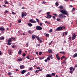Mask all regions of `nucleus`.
<instances>
[{
	"label": "nucleus",
	"instance_id": "nucleus-1",
	"mask_svg": "<svg viewBox=\"0 0 77 77\" xmlns=\"http://www.w3.org/2000/svg\"><path fill=\"white\" fill-rule=\"evenodd\" d=\"M65 29V26H59L56 29V31H62L63 29Z\"/></svg>",
	"mask_w": 77,
	"mask_h": 77
},
{
	"label": "nucleus",
	"instance_id": "nucleus-2",
	"mask_svg": "<svg viewBox=\"0 0 77 77\" xmlns=\"http://www.w3.org/2000/svg\"><path fill=\"white\" fill-rule=\"evenodd\" d=\"M60 12L62 13V14L66 15L67 16H68L69 15L68 13L66 10H61L60 11Z\"/></svg>",
	"mask_w": 77,
	"mask_h": 77
},
{
	"label": "nucleus",
	"instance_id": "nucleus-3",
	"mask_svg": "<svg viewBox=\"0 0 77 77\" xmlns=\"http://www.w3.org/2000/svg\"><path fill=\"white\" fill-rule=\"evenodd\" d=\"M27 13H26V12H23L22 13V18H23V17H25L27 15Z\"/></svg>",
	"mask_w": 77,
	"mask_h": 77
},
{
	"label": "nucleus",
	"instance_id": "nucleus-4",
	"mask_svg": "<svg viewBox=\"0 0 77 77\" xmlns=\"http://www.w3.org/2000/svg\"><path fill=\"white\" fill-rule=\"evenodd\" d=\"M35 29L38 30H40L42 29V28L39 26H37L36 27Z\"/></svg>",
	"mask_w": 77,
	"mask_h": 77
},
{
	"label": "nucleus",
	"instance_id": "nucleus-5",
	"mask_svg": "<svg viewBox=\"0 0 77 77\" xmlns=\"http://www.w3.org/2000/svg\"><path fill=\"white\" fill-rule=\"evenodd\" d=\"M58 17L61 19H63V15L62 14H59Z\"/></svg>",
	"mask_w": 77,
	"mask_h": 77
},
{
	"label": "nucleus",
	"instance_id": "nucleus-6",
	"mask_svg": "<svg viewBox=\"0 0 77 77\" xmlns=\"http://www.w3.org/2000/svg\"><path fill=\"white\" fill-rule=\"evenodd\" d=\"M76 37V35H75V34H74L73 35H72V40H73L74 39H75V38Z\"/></svg>",
	"mask_w": 77,
	"mask_h": 77
},
{
	"label": "nucleus",
	"instance_id": "nucleus-7",
	"mask_svg": "<svg viewBox=\"0 0 77 77\" xmlns=\"http://www.w3.org/2000/svg\"><path fill=\"white\" fill-rule=\"evenodd\" d=\"M52 17L51 15H47V16L46 17V18L48 19H50Z\"/></svg>",
	"mask_w": 77,
	"mask_h": 77
},
{
	"label": "nucleus",
	"instance_id": "nucleus-8",
	"mask_svg": "<svg viewBox=\"0 0 77 77\" xmlns=\"http://www.w3.org/2000/svg\"><path fill=\"white\" fill-rule=\"evenodd\" d=\"M56 58L58 60H60V57H59V56H58V54H57L56 55Z\"/></svg>",
	"mask_w": 77,
	"mask_h": 77
},
{
	"label": "nucleus",
	"instance_id": "nucleus-9",
	"mask_svg": "<svg viewBox=\"0 0 77 77\" xmlns=\"http://www.w3.org/2000/svg\"><path fill=\"white\" fill-rule=\"evenodd\" d=\"M36 37V36L35 35H32V39L33 40H34L35 39Z\"/></svg>",
	"mask_w": 77,
	"mask_h": 77
},
{
	"label": "nucleus",
	"instance_id": "nucleus-10",
	"mask_svg": "<svg viewBox=\"0 0 77 77\" xmlns=\"http://www.w3.org/2000/svg\"><path fill=\"white\" fill-rule=\"evenodd\" d=\"M26 72V70H23L21 72V73L22 74H24Z\"/></svg>",
	"mask_w": 77,
	"mask_h": 77
},
{
	"label": "nucleus",
	"instance_id": "nucleus-11",
	"mask_svg": "<svg viewBox=\"0 0 77 77\" xmlns=\"http://www.w3.org/2000/svg\"><path fill=\"white\" fill-rule=\"evenodd\" d=\"M0 30L2 31H4L5 29L4 27H0Z\"/></svg>",
	"mask_w": 77,
	"mask_h": 77
},
{
	"label": "nucleus",
	"instance_id": "nucleus-12",
	"mask_svg": "<svg viewBox=\"0 0 77 77\" xmlns=\"http://www.w3.org/2000/svg\"><path fill=\"white\" fill-rule=\"evenodd\" d=\"M25 68V66L24 65H22L20 66V69H23Z\"/></svg>",
	"mask_w": 77,
	"mask_h": 77
},
{
	"label": "nucleus",
	"instance_id": "nucleus-13",
	"mask_svg": "<svg viewBox=\"0 0 77 77\" xmlns=\"http://www.w3.org/2000/svg\"><path fill=\"white\" fill-rule=\"evenodd\" d=\"M12 42V40L10 38H9L8 40V43H11Z\"/></svg>",
	"mask_w": 77,
	"mask_h": 77
},
{
	"label": "nucleus",
	"instance_id": "nucleus-14",
	"mask_svg": "<svg viewBox=\"0 0 77 77\" xmlns=\"http://www.w3.org/2000/svg\"><path fill=\"white\" fill-rule=\"evenodd\" d=\"M27 24L30 27H31L32 26V24L30 23H28Z\"/></svg>",
	"mask_w": 77,
	"mask_h": 77
},
{
	"label": "nucleus",
	"instance_id": "nucleus-15",
	"mask_svg": "<svg viewBox=\"0 0 77 77\" xmlns=\"http://www.w3.org/2000/svg\"><path fill=\"white\" fill-rule=\"evenodd\" d=\"M22 52V51L21 50H20L18 52V54L19 55H20Z\"/></svg>",
	"mask_w": 77,
	"mask_h": 77
},
{
	"label": "nucleus",
	"instance_id": "nucleus-16",
	"mask_svg": "<svg viewBox=\"0 0 77 77\" xmlns=\"http://www.w3.org/2000/svg\"><path fill=\"white\" fill-rule=\"evenodd\" d=\"M45 24H50L51 23L50 22H48L47 21H45Z\"/></svg>",
	"mask_w": 77,
	"mask_h": 77
},
{
	"label": "nucleus",
	"instance_id": "nucleus-17",
	"mask_svg": "<svg viewBox=\"0 0 77 77\" xmlns=\"http://www.w3.org/2000/svg\"><path fill=\"white\" fill-rule=\"evenodd\" d=\"M77 57V53L74 54V55H73V57L75 58V57Z\"/></svg>",
	"mask_w": 77,
	"mask_h": 77
},
{
	"label": "nucleus",
	"instance_id": "nucleus-18",
	"mask_svg": "<svg viewBox=\"0 0 77 77\" xmlns=\"http://www.w3.org/2000/svg\"><path fill=\"white\" fill-rule=\"evenodd\" d=\"M46 77H52L51 75H49V74H48V75H46Z\"/></svg>",
	"mask_w": 77,
	"mask_h": 77
},
{
	"label": "nucleus",
	"instance_id": "nucleus-19",
	"mask_svg": "<svg viewBox=\"0 0 77 77\" xmlns=\"http://www.w3.org/2000/svg\"><path fill=\"white\" fill-rule=\"evenodd\" d=\"M22 58L19 59L17 60V61L19 62H21L22 61Z\"/></svg>",
	"mask_w": 77,
	"mask_h": 77
},
{
	"label": "nucleus",
	"instance_id": "nucleus-20",
	"mask_svg": "<svg viewBox=\"0 0 77 77\" xmlns=\"http://www.w3.org/2000/svg\"><path fill=\"white\" fill-rule=\"evenodd\" d=\"M59 8H60V9H62L63 8V6H60L59 7Z\"/></svg>",
	"mask_w": 77,
	"mask_h": 77
},
{
	"label": "nucleus",
	"instance_id": "nucleus-21",
	"mask_svg": "<svg viewBox=\"0 0 77 77\" xmlns=\"http://www.w3.org/2000/svg\"><path fill=\"white\" fill-rule=\"evenodd\" d=\"M28 33L29 34H32V32H31V31H30V30H29V31H28Z\"/></svg>",
	"mask_w": 77,
	"mask_h": 77
},
{
	"label": "nucleus",
	"instance_id": "nucleus-22",
	"mask_svg": "<svg viewBox=\"0 0 77 77\" xmlns=\"http://www.w3.org/2000/svg\"><path fill=\"white\" fill-rule=\"evenodd\" d=\"M55 75H56V73H52L51 74V75L52 76H55Z\"/></svg>",
	"mask_w": 77,
	"mask_h": 77
},
{
	"label": "nucleus",
	"instance_id": "nucleus-23",
	"mask_svg": "<svg viewBox=\"0 0 77 77\" xmlns=\"http://www.w3.org/2000/svg\"><path fill=\"white\" fill-rule=\"evenodd\" d=\"M60 53H61V54H65L66 53L65 52H63V51H60Z\"/></svg>",
	"mask_w": 77,
	"mask_h": 77
},
{
	"label": "nucleus",
	"instance_id": "nucleus-24",
	"mask_svg": "<svg viewBox=\"0 0 77 77\" xmlns=\"http://www.w3.org/2000/svg\"><path fill=\"white\" fill-rule=\"evenodd\" d=\"M48 51L49 53H51L52 52V50H48Z\"/></svg>",
	"mask_w": 77,
	"mask_h": 77
},
{
	"label": "nucleus",
	"instance_id": "nucleus-25",
	"mask_svg": "<svg viewBox=\"0 0 77 77\" xmlns=\"http://www.w3.org/2000/svg\"><path fill=\"white\" fill-rule=\"evenodd\" d=\"M5 39V38L4 37H0V40H2V39L4 40Z\"/></svg>",
	"mask_w": 77,
	"mask_h": 77
},
{
	"label": "nucleus",
	"instance_id": "nucleus-26",
	"mask_svg": "<svg viewBox=\"0 0 77 77\" xmlns=\"http://www.w3.org/2000/svg\"><path fill=\"white\" fill-rule=\"evenodd\" d=\"M44 58V57H39V59L40 60H42Z\"/></svg>",
	"mask_w": 77,
	"mask_h": 77
},
{
	"label": "nucleus",
	"instance_id": "nucleus-27",
	"mask_svg": "<svg viewBox=\"0 0 77 77\" xmlns=\"http://www.w3.org/2000/svg\"><path fill=\"white\" fill-rule=\"evenodd\" d=\"M36 38H37V39L38 41V40H40L39 37L38 36H36Z\"/></svg>",
	"mask_w": 77,
	"mask_h": 77
},
{
	"label": "nucleus",
	"instance_id": "nucleus-28",
	"mask_svg": "<svg viewBox=\"0 0 77 77\" xmlns=\"http://www.w3.org/2000/svg\"><path fill=\"white\" fill-rule=\"evenodd\" d=\"M11 44H12L10 42V43H8L7 45L8 46H10V45H11Z\"/></svg>",
	"mask_w": 77,
	"mask_h": 77
},
{
	"label": "nucleus",
	"instance_id": "nucleus-29",
	"mask_svg": "<svg viewBox=\"0 0 77 77\" xmlns=\"http://www.w3.org/2000/svg\"><path fill=\"white\" fill-rule=\"evenodd\" d=\"M53 30L52 29H50L49 31V32L51 33L52 32Z\"/></svg>",
	"mask_w": 77,
	"mask_h": 77
},
{
	"label": "nucleus",
	"instance_id": "nucleus-30",
	"mask_svg": "<svg viewBox=\"0 0 77 77\" xmlns=\"http://www.w3.org/2000/svg\"><path fill=\"white\" fill-rule=\"evenodd\" d=\"M32 20H32V19L30 20H29V22H31V23H32L33 22V21H32Z\"/></svg>",
	"mask_w": 77,
	"mask_h": 77
},
{
	"label": "nucleus",
	"instance_id": "nucleus-31",
	"mask_svg": "<svg viewBox=\"0 0 77 77\" xmlns=\"http://www.w3.org/2000/svg\"><path fill=\"white\" fill-rule=\"evenodd\" d=\"M18 22L19 23H21V20L20 19H19L18 20Z\"/></svg>",
	"mask_w": 77,
	"mask_h": 77
},
{
	"label": "nucleus",
	"instance_id": "nucleus-32",
	"mask_svg": "<svg viewBox=\"0 0 77 77\" xmlns=\"http://www.w3.org/2000/svg\"><path fill=\"white\" fill-rule=\"evenodd\" d=\"M56 20H57V21L58 22H59L61 20V19H60L57 18V19Z\"/></svg>",
	"mask_w": 77,
	"mask_h": 77
},
{
	"label": "nucleus",
	"instance_id": "nucleus-33",
	"mask_svg": "<svg viewBox=\"0 0 77 77\" xmlns=\"http://www.w3.org/2000/svg\"><path fill=\"white\" fill-rule=\"evenodd\" d=\"M45 36L46 37H48L49 36V35L48 34H46Z\"/></svg>",
	"mask_w": 77,
	"mask_h": 77
},
{
	"label": "nucleus",
	"instance_id": "nucleus-34",
	"mask_svg": "<svg viewBox=\"0 0 77 77\" xmlns=\"http://www.w3.org/2000/svg\"><path fill=\"white\" fill-rule=\"evenodd\" d=\"M36 20L37 21L38 23H39V20L38 19V18H36Z\"/></svg>",
	"mask_w": 77,
	"mask_h": 77
},
{
	"label": "nucleus",
	"instance_id": "nucleus-35",
	"mask_svg": "<svg viewBox=\"0 0 77 77\" xmlns=\"http://www.w3.org/2000/svg\"><path fill=\"white\" fill-rule=\"evenodd\" d=\"M38 41H39V42L40 43H41L42 42V41L40 39H39Z\"/></svg>",
	"mask_w": 77,
	"mask_h": 77
},
{
	"label": "nucleus",
	"instance_id": "nucleus-36",
	"mask_svg": "<svg viewBox=\"0 0 77 77\" xmlns=\"http://www.w3.org/2000/svg\"><path fill=\"white\" fill-rule=\"evenodd\" d=\"M59 5V4L58 3V2H56L55 3V5H56L57 6H58Z\"/></svg>",
	"mask_w": 77,
	"mask_h": 77
},
{
	"label": "nucleus",
	"instance_id": "nucleus-37",
	"mask_svg": "<svg viewBox=\"0 0 77 77\" xmlns=\"http://www.w3.org/2000/svg\"><path fill=\"white\" fill-rule=\"evenodd\" d=\"M51 58H50V57H48L47 58V60H48V61H50V60Z\"/></svg>",
	"mask_w": 77,
	"mask_h": 77
},
{
	"label": "nucleus",
	"instance_id": "nucleus-38",
	"mask_svg": "<svg viewBox=\"0 0 77 77\" xmlns=\"http://www.w3.org/2000/svg\"><path fill=\"white\" fill-rule=\"evenodd\" d=\"M26 55V54L25 53H23V57H25V56Z\"/></svg>",
	"mask_w": 77,
	"mask_h": 77
},
{
	"label": "nucleus",
	"instance_id": "nucleus-39",
	"mask_svg": "<svg viewBox=\"0 0 77 77\" xmlns=\"http://www.w3.org/2000/svg\"><path fill=\"white\" fill-rule=\"evenodd\" d=\"M10 39H11V40L12 39H13V40H14L15 39V38L13 37H12L11 38H10Z\"/></svg>",
	"mask_w": 77,
	"mask_h": 77
},
{
	"label": "nucleus",
	"instance_id": "nucleus-40",
	"mask_svg": "<svg viewBox=\"0 0 77 77\" xmlns=\"http://www.w3.org/2000/svg\"><path fill=\"white\" fill-rule=\"evenodd\" d=\"M73 68H72V67H71L70 68V70L71 71L72 70Z\"/></svg>",
	"mask_w": 77,
	"mask_h": 77
},
{
	"label": "nucleus",
	"instance_id": "nucleus-41",
	"mask_svg": "<svg viewBox=\"0 0 77 77\" xmlns=\"http://www.w3.org/2000/svg\"><path fill=\"white\" fill-rule=\"evenodd\" d=\"M66 35H67L68 34V32H65L64 34Z\"/></svg>",
	"mask_w": 77,
	"mask_h": 77
},
{
	"label": "nucleus",
	"instance_id": "nucleus-42",
	"mask_svg": "<svg viewBox=\"0 0 77 77\" xmlns=\"http://www.w3.org/2000/svg\"><path fill=\"white\" fill-rule=\"evenodd\" d=\"M26 58H27L29 60H30V59L29 58V56L27 55L26 56Z\"/></svg>",
	"mask_w": 77,
	"mask_h": 77
},
{
	"label": "nucleus",
	"instance_id": "nucleus-43",
	"mask_svg": "<svg viewBox=\"0 0 77 77\" xmlns=\"http://www.w3.org/2000/svg\"><path fill=\"white\" fill-rule=\"evenodd\" d=\"M32 23H36V22L34 20L33 21Z\"/></svg>",
	"mask_w": 77,
	"mask_h": 77
},
{
	"label": "nucleus",
	"instance_id": "nucleus-44",
	"mask_svg": "<svg viewBox=\"0 0 77 77\" xmlns=\"http://www.w3.org/2000/svg\"><path fill=\"white\" fill-rule=\"evenodd\" d=\"M42 54V53L41 52H39L38 54L39 55H40Z\"/></svg>",
	"mask_w": 77,
	"mask_h": 77
},
{
	"label": "nucleus",
	"instance_id": "nucleus-45",
	"mask_svg": "<svg viewBox=\"0 0 77 77\" xmlns=\"http://www.w3.org/2000/svg\"><path fill=\"white\" fill-rule=\"evenodd\" d=\"M38 70H36L35 72V73H38Z\"/></svg>",
	"mask_w": 77,
	"mask_h": 77
},
{
	"label": "nucleus",
	"instance_id": "nucleus-46",
	"mask_svg": "<svg viewBox=\"0 0 77 77\" xmlns=\"http://www.w3.org/2000/svg\"><path fill=\"white\" fill-rule=\"evenodd\" d=\"M50 14V12H47V13H46L47 15H50L49 14Z\"/></svg>",
	"mask_w": 77,
	"mask_h": 77
},
{
	"label": "nucleus",
	"instance_id": "nucleus-47",
	"mask_svg": "<svg viewBox=\"0 0 77 77\" xmlns=\"http://www.w3.org/2000/svg\"><path fill=\"white\" fill-rule=\"evenodd\" d=\"M8 12V11L6 10L5 12V14L7 13Z\"/></svg>",
	"mask_w": 77,
	"mask_h": 77
},
{
	"label": "nucleus",
	"instance_id": "nucleus-48",
	"mask_svg": "<svg viewBox=\"0 0 77 77\" xmlns=\"http://www.w3.org/2000/svg\"><path fill=\"white\" fill-rule=\"evenodd\" d=\"M12 14L14 15V14H16V13H15L13 11H12Z\"/></svg>",
	"mask_w": 77,
	"mask_h": 77
},
{
	"label": "nucleus",
	"instance_id": "nucleus-49",
	"mask_svg": "<svg viewBox=\"0 0 77 77\" xmlns=\"http://www.w3.org/2000/svg\"><path fill=\"white\" fill-rule=\"evenodd\" d=\"M29 75H30V73L28 72L27 74H26V75L28 76Z\"/></svg>",
	"mask_w": 77,
	"mask_h": 77
},
{
	"label": "nucleus",
	"instance_id": "nucleus-50",
	"mask_svg": "<svg viewBox=\"0 0 77 77\" xmlns=\"http://www.w3.org/2000/svg\"><path fill=\"white\" fill-rule=\"evenodd\" d=\"M5 3L6 4H7L8 3V2H5Z\"/></svg>",
	"mask_w": 77,
	"mask_h": 77
},
{
	"label": "nucleus",
	"instance_id": "nucleus-51",
	"mask_svg": "<svg viewBox=\"0 0 77 77\" xmlns=\"http://www.w3.org/2000/svg\"><path fill=\"white\" fill-rule=\"evenodd\" d=\"M53 18L54 20L55 19H56V17L54 16H53Z\"/></svg>",
	"mask_w": 77,
	"mask_h": 77
},
{
	"label": "nucleus",
	"instance_id": "nucleus-52",
	"mask_svg": "<svg viewBox=\"0 0 77 77\" xmlns=\"http://www.w3.org/2000/svg\"><path fill=\"white\" fill-rule=\"evenodd\" d=\"M69 72L71 74H72L73 71H69Z\"/></svg>",
	"mask_w": 77,
	"mask_h": 77
},
{
	"label": "nucleus",
	"instance_id": "nucleus-53",
	"mask_svg": "<svg viewBox=\"0 0 77 77\" xmlns=\"http://www.w3.org/2000/svg\"><path fill=\"white\" fill-rule=\"evenodd\" d=\"M40 46V44H38L37 45H36V47Z\"/></svg>",
	"mask_w": 77,
	"mask_h": 77
},
{
	"label": "nucleus",
	"instance_id": "nucleus-54",
	"mask_svg": "<svg viewBox=\"0 0 77 77\" xmlns=\"http://www.w3.org/2000/svg\"><path fill=\"white\" fill-rule=\"evenodd\" d=\"M11 72H9V73H8V75H11Z\"/></svg>",
	"mask_w": 77,
	"mask_h": 77
},
{
	"label": "nucleus",
	"instance_id": "nucleus-55",
	"mask_svg": "<svg viewBox=\"0 0 77 77\" xmlns=\"http://www.w3.org/2000/svg\"><path fill=\"white\" fill-rule=\"evenodd\" d=\"M75 8H73V9H72V11H75Z\"/></svg>",
	"mask_w": 77,
	"mask_h": 77
},
{
	"label": "nucleus",
	"instance_id": "nucleus-56",
	"mask_svg": "<svg viewBox=\"0 0 77 77\" xmlns=\"http://www.w3.org/2000/svg\"><path fill=\"white\" fill-rule=\"evenodd\" d=\"M36 68H37L38 69H40L41 67H36Z\"/></svg>",
	"mask_w": 77,
	"mask_h": 77
},
{
	"label": "nucleus",
	"instance_id": "nucleus-57",
	"mask_svg": "<svg viewBox=\"0 0 77 77\" xmlns=\"http://www.w3.org/2000/svg\"><path fill=\"white\" fill-rule=\"evenodd\" d=\"M12 48H15V46L13 45L12 46Z\"/></svg>",
	"mask_w": 77,
	"mask_h": 77
},
{
	"label": "nucleus",
	"instance_id": "nucleus-58",
	"mask_svg": "<svg viewBox=\"0 0 77 77\" xmlns=\"http://www.w3.org/2000/svg\"><path fill=\"white\" fill-rule=\"evenodd\" d=\"M11 26H12V23H10V26H9V27H11Z\"/></svg>",
	"mask_w": 77,
	"mask_h": 77
},
{
	"label": "nucleus",
	"instance_id": "nucleus-59",
	"mask_svg": "<svg viewBox=\"0 0 77 77\" xmlns=\"http://www.w3.org/2000/svg\"><path fill=\"white\" fill-rule=\"evenodd\" d=\"M53 15H55V16H57V14H53Z\"/></svg>",
	"mask_w": 77,
	"mask_h": 77
},
{
	"label": "nucleus",
	"instance_id": "nucleus-60",
	"mask_svg": "<svg viewBox=\"0 0 77 77\" xmlns=\"http://www.w3.org/2000/svg\"><path fill=\"white\" fill-rule=\"evenodd\" d=\"M69 7L70 8H72V7L73 6L71 5H70L69 6Z\"/></svg>",
	"mask_w": 77,
	"mask_h": 77
},
{
	"label": "nucleus",
	"instance_id": "nucleus-61",
	"mask_svg": "<svg viewBox=\"0 0 77 77\" xmlns=\"http://www.w3.org/2000/svg\"><path fill=\"white\" fill-rule=\"evenodd\" d=\"M71 36H70L69 38H68V39H69V40H71Z\"/></svg>",
	"mask_w": 77,
	"mask_h": 77
},
{
	"label": "nucleus",
	"instance_id": "nucleus-62",
	"mask_svg": "<svg viewBox=\"0 0 77 77\" xmlns=\"http://www.w3.org/2000/svg\"><path fill=\"white\" fill-rule=\"evenodd\" d=\"M26 45L27 46H26V47H28V44L27 43V44H26Z\"/></svg>",
	"mask_w": 77,
	"mask_h": 77
},
{
	"label": "nucleus",
	"instance_id": "nucleus-63",
	"mask_svg": "<svg viewBox=\"0 0 77 77\" xmlns=\"http://www.w3.org/2000/svg\"><path fill=\"white\" fill-rule=\"evenodd\" d=\"M42 23H40V26H42Z\"/></svg>",
	"mask_w": 77,
	"mask_h": 77
},
{
	"label": "nucleus",
	"instance_id": "nucleus-64",
	"mask_svg": "<svg viewBox=\"0 0 77 77\" xmlns=\"http://www.w3.org/2000/svg\"><path fill=\"white\" fill-rule=\"evenodd\" d=\"M43 4H46V2H43Z\"/></svg>",
	"mask_w": 77,
	"mask_h": 77
}]
</instances>
